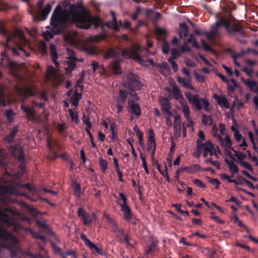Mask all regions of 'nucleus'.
<instances>
[{"label":"nucleus","mask_w":258,"mask_h":258,"mask_svg":"<svg viewBox=\"0 0 258 258\" xmlns=\"http://www.w3.org/2000/svg\"><path fill=\"white\" fill-rule=\"evenodd\" d=\"M106 37V35L104 33H100L92 37V41L95 42H98Z\"/></svg>","instance_id":"nucleus-45"},{"label":"nucleus","mask_w":258,"mask_h":258,"mask_svg":"<svg viewBox=\"0 0 258 258\" xmlns=\"http://www.w3.org/2000/svg\"><path fill=\"white\" fill-rule=\"evenodd\" d=\"M242 81L251 90H253V88L256 85V83L254 81L245 80L243 78H242Z\"/></svg>","instance_id":"nucleus-49"},{"label":"nucleus","mask_w":258,"mask_h":258,"mask_svg":"<svg viewBox=\"0 0 258 258\" xmlns=\"http://www.w3.org/2000/svg\"><path fill=\"white\" fill-rule=\"evenodd\" d=\"M220 177L222 179L226 180L229 182H233L234 181V179H231L232 176H228L226 174H221Z\"/></svg>","instance_id":"nucleus-61"},{"label":"nucleus","mask_w":258,"mask_h":258,"mask_svg":"<svg viewBox=\"0 0 258 258\" xmlns=\"http://www.w3.org/2000/svg\"><path fill=\"white\" fill-rule=\"evenodd\" d=\"M200 169V167L198 164H193L188 167H186L183 169L184 170L192 173L197 172Z\"/></svg>","instance_id":"nucleus-42"},{"label":"nucleus","mask_w":258,"mask_h":258,"mask_svg":"<svg viewBox=\"0 0 258 258\" xmlns=\"http://www.w3.org/2000/svg\"><path fill=\"white\" fill-rule=\"evenodd\" d=\"M234 182L236 185H242L244 184H249L250 182L244 179L242 176H239L237 179H234Z\"/></svg>","instance_id":"nucleus-46"},{"label":"nucleus","mask_w":258,"mask_h":258,"mask_svg":"<svg viewBox=\"0 0 258 258\" xmlns=\"http://www.w3.org/2000/svg\"><path fill=\"white\" fill-rule=\"evenodd\" d=\"M21 108L23 111L26 113V117L28 120H32L34 119L35 117V113L33 109L24 105L21 106Z\"/></svg>","instance_id":"nucleus-23"},{"label":"nucleus","mask_w":258,"mask_h":258,"mask_svg":"<svg viewBox=\"0 0 258 258\" xmlns=\"http://www.w3.org/2000/svg\"><path fill=\"white\" fill-rule=\"evenodd\" d=\"M202 123L205 125L211 126L213 124V119L210 115L203 114L202 116Z\"/></svg>","instance_id":"nucleus-36"},{"label":"nucleus","mask_w":258,"mask_h":258,"mask_svg":"<svg viewBox=\"0 0 258 258\" xmlns=\"http://www.w3.org/2000/svg\"><path fill=\"white\" fill-rule=\"evenodd\" d=\"M9 150L12 156L20 161H23L24 159V151L23 147L18 144L11 146Z\"/></svg>","instance_id":"nucleus-13"},{"label":"nucleus","mask_w":258,"mask_h":258,"mask_svg":"<svg viewBox=\"0 0 258 258\" xmlns=\"http://www.w3.org/2000/svg\"><path fill=\"white\" fill-rule=\"evenodd\" d=\"M103 217L107 221L108 224L111 229V230L116 233L122 234L123 235L124 240L126 242L127 244L129 245L130 242L128 236L124 233L123 229L120 228L116 222L113 219L111 218L108 214L105 213L103 215Z\"/></svg>","instance_id":"nucleus-7"},{"label":"nucleus","mask_w":258,"mask_h":258,"mask_svg":"<svg viewBox=\"0 0 258 258\" xmlns=\"http://www.w3.org/2000/svg\"><path fill=\"white\" fill-rule=\"evenodd\" d=\"M111 15L112 17V22H110V24L111 25V28H112L115 31H118L119 28L117 25V20L116 17V14L114 11H111Z\"/></svg>","instance_id":"nucleus-34"},{"label":"nucleus","mask_w":258,"mask_h":258,"mask_svg":"<svg viewBox=\"0 0 258 258\" xmlns=\"http://www.w3.org/2000/svg\"><path fill=\"white\" fill-rule=\"evenodd\" d=\"M227 163L232 176L234 177V174L238 171L237 166L235 162H227Z\"/></svg>","instance_id":"nucleus-35"},{"label":"nucleus","mask_w":258,"mask_h":258,"mask_svg":"<svg viewBox=\"0 0 258 258\" xmlns=\"http://www.w3.org/2000/svg\"><path fill=\"white\" fill-rule=\"evenodd\" d=\"M194 75L195 77V78L198 81L200 82H204L205 79V77L204 75H201L197 73H195Z\"/></svg>","instance_id":"nucleus-63"},{"label":"nucleus","mask_w":258,"mask_h":258,"mask_svg":"<svg viewBox=\"0 0 258 258\" xmlns=\"http://www.w3.org/2000/svg\"><path fill=\"white\" fill-rule=\"evenodd\" d=\"M70 10L71 13V21L76 24L78 28L89 29L93 24L96 29L102 23L99 17H92L90 11L82 5L72 4L70 6Z\"/></svg>","instance_id":"nucleus-1"},{"label":"nucleus","mask_w":258,"mask_h":258,"mask_svg":"<svg viewBox=\"0 0 258 258\" xmlns=\"http://www.w3.org/2000/svg\"><path fill=\"white\" fill-rule=\"evenodd\" d=\"M50 54L52 57V60L53 62L56 65L58 66L59 63L56 61L58 58V55L57 53L56 49L55 46L53 44H50L49 45Z\"/></svg>","instance_id":"nucleus-24"},{"label":"nucleus","mask_w":258,"mask_h":258,"mask_svg":"<svg viewBox=\"0 0 258 258\" xmlns=\"http://www.w3.org/2000/svg\"><path fill=\"white\" fill-rule=\"evenodd\" d=\"M0 224L6 225L8 226L14 224V222L6 214L4 213L0 209Z\"/></svg>","instance_id":"nucleus-21"},{"label":"nucleus","mask_w":258,"mask_h":258,"mask_svg":"<svg viewBox=\"0 0 258 258\" xmlns=\"http://www.w3.org/2000/svg\"><path fill=\"white\" fill-rule=\"evenodd\" d=\"M155 31L157 35L160 36H165L168 33V32L166 29L158 27L155 28Z\"/></svg>","instance_id":"nucleus-47"},{"label":"nucleus","mask_w":258,"mask_h":258,"mask_svg":"<svg viewBox=\"0 0 258 258\" xmlns=\"http://www.w3.org/2000/svg\"><path fill=\"white\" fill-rule=\"evenodd\" d=\"M129 107L128 108V111L129 113L132 114H134L136 117L139 116L141 114V110L140 105L137 103H130L128 102Z\"/></svg>","instance_id":"nucleus-20"},{"label":"nucleus","mask_w":258,"mask_h":258,"mask_svg":"<svg viewBox=\"0 0 258 258\" xmlns=\"http://www.w3.org/2000/svg\"><path fill=\"white\" fill-rule=\"evenodd\" d=\"M217 103L221 107H224L226 109L229 108V103L226 98L224 97H218Z\"/></svg>","instance_id":"nucleus-39"},{"label":"nucleus","mask_w":258,"mask_h":258,"mask_svg":"<svg viewBox=\"0 0 258 258\" xmlns=\"http://www.w3.org/2000/svg\"><path fill=\"white\" fill-rule=\"evenodd\" d=\"M185 96L188 102L195 106L197 109L200 110L202 108V102L203 99L199 98L198 95H192L191 93L187 92L185 93Z\"/></svg>","instance_id":"nucleus-12"},{"label":"nucleus","mask_w":258,"mask_h":258,"mask_svg":"<svg viewBox=\"0 0 258 258\" xmlns=\"http://www.w3.org/2000/svg\"><path fill=\"white\" fill-rule=\"evenodd\" d=\"M218 129L216 125H213L212 128V134L213 136L217 138L220 143L221 147L226 149V148H232V141L229 135H226L225 140L219 134H218Z\"/></svg>","instance_id":"nucleus-8"},{"label":"nucleus","mask_w":258,"mask_h":258,"mask_svg":"<svg viewBox=\"0 0 258 258\" xmlns=\"http://www.w3.org/2000/svg\"><path fill=\"white\" fill-rule=\"evenodd\" d=\"M180 29L179 35L180 36L183 35L185 37H187L188 34V28L187 25L185 23L180 24Z\"/></svg>","instance_id":"nucleus-38"},{"label":"nucleus","mask_w":258,"mask_h":258,"mask_svg":"<svg viewBox=\"0 0 258 258\" xmlns=\"http://www.w3.org/2000/svg\"><path fill=\"white\" fill-rule=\"evenodd\" d=\"M47 147L49 151L50 154L49 156L50 157V159H57L59 155L55 152V149L57 147V143L55 140H51V139L48 138L47 139Z\"/></svg>","instance_id":"nucleus-15"},{"label":"nucleus","mask_w":258,"mask_h":258,"mask_svg":"<svg viewBox=\"0 0 258 258\" xmlns=\"http://www.w3.org/2000/svg\"><path fill=\"white\" fill-rule=\"evenodd\" d=\"M125 85L129 90L133 91L139 90L142 87L138 76L132 73L128 74Z\"/></svg>","instance_id":"nucleus-6"},{"label":"nucleus","mask_w":258,"mask_h":258,"mask_svg":"<svg viewBox=\"0 0 258 258\" xmlns=\"http://www.w3.org/2000/svg\"><path fill=\"white\" fill-rule=\"evenodd\" d=\"M159 67H160V69L162 70H164V71H165L167 72L170 71V68L166 62H162L159 65Z\"/></svg>","instance_id":"nucleus-56"},{"label":"nucleus","mask_w":258,"mask_h":258,"mask_svg":"<svg viewBox=\"0 0 258 258\" xmlns=\"http://www.w3.org/2000/svg\"><path fill=\"white\" fill-rule=\"evenodd\" d=\"M110 67L114 74L118 75L122 74L121 66L118 62L113 61L110 64Z\"/></svg>","instance_id":"nucleus-29"},{"label":"nucleus","mask_w":258,"mask_h":258,"mask_svg":"<svg viewBox=\"0 0 258 258\" xmlns=\"http://www.w3.org/2000/svg\"><path fill=\"white\" fill-rule=\"evenodd\" d=\"M68 20V17L63 14L61 6L57 5L51 17L50 24L52 29L50 32H47L48 36L52 38L54 35L59 34L60 30L59 26L67 23Z\"/></svg>","instance_id":"nucleus-4"},{"label":"nucleus","mask_w":258,"mask_h":258,"mask_svg":"<svg viewBox=\"0 0 258 258\" xmlns=\"http://www.w3.org/2000/svg\"><path fill=\"white\" fill-rule=\"evenodd\" d=\"M7 156V154L6 151L0 148V161H5V158Z\"/></svg>","instance_id":"nucleus-62"},{"label":"nucleus","mask_w":258,"mask_h":258,"mask_svg":"<svg viewBox=\"0 0 258 258\" xmlns=\"http://www.w3.org/2000/svg\"><path fill=\"white\" fill-rule=\"evenodd\" d=\"M128 93L126 91L122 89L119 90V96L116 99L117 102V114H119L123 108V105L125 103Z\"/></svg>","instance_id":"nucleus-14"},{"label":"nucleus","mask_w":258,"mask_h":258,"mask_svg":"<svg viewBox=\"0 0 258 258\" xmlns=\"http://www.w3.org/2000/svg\"><path fill=\"white\" fill-rule=\"evenodd\" d=\"M118 56V53L113 48L109 49L105 54V58L109 59L111 57L116 58Z\"/></svg>","instance_id":"nucleus-37"},{"label":"nucleus","mask_w":258,"mask_h":258,"mask_svg":"<svg viewBox=\"0 0 258 258\" xmlns=\"http://www.w3.org/2000/svg\"><path fill=\"white\" fill-rule=\"evenodd\" d=\"M15 89L17 93L24 98L29 97H35L37 95V92L30 87L22 88L16 86Z\"/></svg>","instance_id":"nucleus-11"},{"label":"nucleus","mask_w":258,"mask_h":258,"mask_svg":"<svg viewBox=\"0 0 258 258\" xmlns=\"http://www.w3.org/2000/svg\"><path fill=\"white\" fill-rule=\"evenodd\" d=\"M19 187L20 188H27L32 194L35 195L36 196H39L40 194V190L39 189H36L34 186L31 184H22L20 185Z\"/></svg>","instance_id":"nucleus-30"},{"label":"nucleus","mask_w":258,"mask_h":258,"mask_svg":"<svg viewBox=\"0 0 258 258\" xmlns=\"http://www.w3.org/2000/svg\"><path fill=\"white\" fill-rule=\"evenodd\" d=\"M19 131V126L15 125L9 134L6 135L4 138V141L8 144H11L15 142V138Z\"/></svg>","instance_id":"nucleus-19"},{"label":"nucleus","mask_w":258,"mask_h":258,"mask_svg":"<svg viewBox=\"0 0 258 258\" xmlns=\"http://www.w3.org/2000/svg\"><path fill=\"white\" fill-rule=\"evenodd\" d=\"M15 113L12 109H8L5 110V116L7 118L9 122L11 123L13 121V117Z\"/></svg>","instance_id":"nucleus-41"},{"label":"nucleus","mask_w":258,"mask_h":258,"mask_svg":"<svg viewBox=\"0 0 258 258\" xmlns=\"http://www.w3.org/2000/svg\"><path fill=\"white\" fill-rule=\"evenodd\" d=\"M8 192L15 195L19 196V195H24L23 194L20 192L18 191V189L16 188L12 187L10 188L9 190H8Z\"/></svg>","instance_id":"nucleus-59"},{"label":"nucleus","mask_w":258,"mask_h":258,"mask_svg":"<svg viewBox=\"0 0 258 258\" xmlns=\"http://www.w3.org/2000/svg\"><path fill=\"white\" fill-rule=\"evenodd\" d=\"M234 138L236 140L239 142L242 139V135L239 133L237 130H235V132L234 134Z\"/></svg>","instance_id":"nucleus-64"},{"label":"nucleus","mask_w":258,"mask_h":258,"mask_svg":"<svg viewBox=\"0 0 258 258\" xmlns=\"http://www.w3.org/2000/svg\"><path fill=\"white\" fill-rule=\"evenodd\" d=\"M182 112L184 114L185 118L188 120L190 119V109L189 107L187 105H184L182 106Z\"/></svg>","instance_id":"nucleus-48"},{"label":"nucleus","mask_w":258,"mask_h":258,"mask_svg":"<svg viewBox=\"0 0 258 258\" xmlns=\"http://www.w3.org/2000/svg\"><path fill=\"white\" fill-rule=\"evenodd\" d=\"M121 202L119 203L121 210L123 213L124 218L127 221H130L133 218V214L130 207L126 203V199L123 193H119Z\"/></svg>","instance_id":"nucleus-9"},{"label":"nucleus","mask_w":258,"mask_h":258,"mask_svg":"<svg viewBox=\"0 0 258 258\" xmlns=\"http://www.w3.org/2000/svg\"><path fill=\"white\" fill-rule=\"evenodd\" d=\"M230 149L234 152V155L240 160L239 161H243V159L246 157V155L240 152H238L234 150L232 148Z\"/></svg>","instance_id":"nucleus-51"},{"label":"nucleus","mask_w":258,"mask_h":258,"mask_svg":"<svg viewBox=\"0 0 258 258\" xmlns=\"http://www.w3.org/2000/svg\"><path fill=\"white\" fill-rule=\"evenodd\" d=\"M177 80L178 83L181 84L185 88H187L190 90H194V88L191 85L189 81H186L185 79L180 77H177Z\"/></svg>","instance_id":"nucleus-32"},{"label":"nucleus","mask_w":258,"mask_h":258,"mask_svg":"<svg viewBox=\"0 0 258 258\" xmlns=\"http://www.w3.org/2000/svg\"><path fill=\"white\" fill-rule=\"evenodd\" d=\"M134 132L138 137L139 143L142 148L144 147V143L143 142V133L140 131L139 127L136 125L133 128Z\"/></svg>","instance_id":"nucleus-31"},{"label":"nucleus","mask_w":258,"mask_h":258,"mask_svg":"<svg viewBox=\"0 0 258 258\" xmlns=\"http://www.w3.org/2000/svg\"><path fill=\"white\" fill-rule=\"evenodd\" d=\"M72 186L74 190L75 194L78 196H80L81 193L80 184L78 183L76 180H73Z\"/></svg>","instance_id":"nucleus-43"},{"label":"nucleus","mask_w":258,"mask_h":258,"mask_svg":"<svg viewBox=\"0 0 258 258\" xmlns=\"http://www.w3.org/2000/svg\"><path fill=\"white\" fill-rule=\"evenodd\" d=\"M82 97V95L81 93H78V90L75 91L74 95L70 99V102L72 105L77 107L79 105V101Z\"/></svg>","instance_id":"nucleus-28"},{"label":"nucleus","mask_w":258,"mask_h":258,"mask_svg":"<svg viewBox=\"0 0 258 258\" xmlns=\"http://www.w3.org/2000/svg\"><path fill=\"white\" fill-rule=\"evenodd\" d=\"M196 144L199 156L200 155H203L205 158L210 156L209 159L206 160L205 161H214L213 157H217V150L211 141H207L203 143L198 139Z\"/></svg>","instance_id":"nucleus-5"},{"label":"nucleus","mask_w":258,"mask_h":258,"mask_svg":"<svg viewBox=\"0 0 258 258\" xmlns=\"http://www.w3.org/2000/svg\"><path fill=\"white\" fill-rule=\"evenodd\" d=\"M203 49L206 51H213L212 47L207 43V42L203 39H201Z\"/></svg>","instance_id":"nucleus-55"},{"label":"nucleus","mask_w":258,"mask_h":258,"mask_svg":"<svg viewBox=\"0 0 258 258\" xmlns=\"http://www.w3.org/2000/svg\"><path fill=\"white\" fill-rule=\"evenodd\" d=\"M121 55L125 58H131L138 60L140 63L144 61L138 52V50L133 47L123 49L122 51Z\"/></svg>","instance_id":"nucleus-10"},{"label":"nucleus","mask_w":258,"mask_h":258,"mask_svg":"<svg viewBox=\"0 0 258 258\" xmlns=\"http://www.w3.org/2000/svg\"><path fill=\"white\" fill-rule=\"evenodd\" d=\"M12 51L13 53L17 55V56H23L24 55H25L26 56H30L29 53L27 52L24 48L20 45L18 46V48L15 47H12Z\"/></svg>","instance_id":"nucleus-22"},{"label":"nucleus","mask_w":258,"mask_h":258,"mask_svg":"<svg viewBox=\"0 0 258 258\" xmlns=\"http://www.w3.org/2000/svg\"><path fill=\"white\" fill-rule=\"evenodd\" d=\"M69 57L72 60L73 62L77 61L78 58L76 57L75 52L73 50H68Z\"/></svg>","instance_id":"nucleus-60"},{"label":"nucleus","mask_w":258,"mask_h":258,"mask_svg":"<svg viewBox=\"0 0 258 258\" xmlns=\"http://www.w3.org/2000/svg\"><path fill=\"white\" fill-rule=\"evenodd\" d=\"M171 54L172 58L173 59L177 58L180 56L179 51L176 48H174L171 50Z\"/></svg>","instance_id":"nucleus-54"},{"label":"nucleus","mask_w":258,"mask_h":258,"mask_svg":"<svg viewBox=\"0 0 258 258\" xmlns=\"http://www.w3.org/2000/svg\"><path fill=\"white\" fill-rule=\"evenodd\" d=\"M68 66L65 69V73L67 75H71L72 71L76 68V63L75 62L68 61Z\"/></svg>","instance_id":"nucleus-40"},{"label":"nucleus","mask_w":258,"mask_h":258,"mask_svg":"<svg viewBox=\"0 0 258 258\" xmlns=\"http://www.w3.org/2000/svg\"><path fill=\"white\" fill-rule=\"evenodd\" d=\"M51 5L49 4L46 5L45 8L42 10L40 13V19L41 21L45 20L51 10Z\"/></svg>","instance_id":"nucleus-27"},{"label":"nucleus","mask_w":258,"mask_h":258,"mask_svg":"<svg viewBox=\"0 0 258 258\" xmlns=\"http://www.w3.org/2000/svg\"><path fill=\"white\" fill-rule=\"evenodd\" d=\"M0 238L8 241L9 242L7 245L4 244H3V245L4 247H7L10 250L13 257L21 258L19 254H24L18 245V240L17 238L1 226H0ZM25 254L30 256L33 258H42L40 254L33 255L30 252H25Z\"/></svg>","instance_id":"nucleus-3"},{"label":"nucleus","mask_w":258,"mask_h":258,"mask_svg":"<svg viewBox=\"0 0 258 258\" xmlns=\"http://www.w3.org/2000/svg\"><path fill=\"white\" fill-rule=\"evenodd\" d=\"M0 34L4 36L6 38V47L10 48L8 46V43L10 41H14L16 36V34L14 32H10L8 30L3 26H0Z\"/></svg>","instance_id":"nucleus-16"},{"label":"nucleus","mask_w":258,"mask_h":258,"mask_svg":"<svg viewBox=\"0 0 258 258\" xmlns=\"http://www.w3.org/2000/svg\"><path fill=\"white\" fill-rule=\"evenodd\" d=\"M162 52L164 54H168L169 51V43L165 40H164L162 45Z\"/></svg>","instance_id":"nucleus-52"},{"label":"nucleus","mask_w":258,"mask_h":258,"mask_svg":"<svg viewBox=\"0 0 258 258\" xmlns=\"http://www.w3.org/2000/svg\"><path fill=\"white\" fill-rule=\"evenodd\" d=\"M223 27L230 34L236 35L239 34L241 36H245V32L243 27L239 24L234 23L230 25L228 20L219 18L213 25L211 26V30L209 32H205V34L209 40H213L216 37L219 36L220 33L219 28Z\"/></svg>","instance_id":"nucleus-2"},{"label":"nucleus","mask_w":258,"mask_h":258,"mask_svg":"<svg viewBox=\"0 0 258 258\" xmlns=\"http://www.w3.org/2000/svg\"><path fill=\"white\" fill-rule=\"evenodd\" d=\"M88 246L94 253H96L100 254H103V250L101 249L98 247L93 242L90 243L89 245Z\"/></svg>","instance_id":"nucleus-44"},{"label":"nucleus","mask_w":258,"mask_h":258,"mask_svg":"<svg viewBox=\"0 0 258 258\" xmlns=\"http://www.w3.org/2000/svg\"><path fill=\"white\" fill-rule=\"evenodd\" d=\"M155 13V17L153 20H152L153 22L154 23H156L157 21H158L160 19H161L162 15L160 13L158 12H155L152 9H148L146 11V16L150 18H152V14Z\"/></svg>","instance_id":"nucleus-26"},{"label":"nucleus","mask_w":258,"mask_h":258,"mask_svg":"<svg viewBox=\"0 0 258 258\" xmlns=\"http://www.w3.org/2000/svg\"><path fill=\"white\" fill-rule=\"evenodd\" d=\"M78 215L80 218L82 219L84 223L86 225L91 223L94 219H96V216L94 214L87 213L84 211L82 208H80L78 210Z\"/></svg>","instance_id":"nucleus-17"},{"label":"nucleus","mask_w":258,"mask_h":258,"mask_svg":"<svg viewBox=\"0 0 258 258\" xmlns=\"http://www.w3.org/2000/svg\"><path fill=\"white\" fill-rule=\"evenodd\" d=\"M156 147V143L148 142L147 151L151 152L152 151V153H154Z\"/></svg>","instance_id":"nucleus-53"},{"label":"nucleus","mask_w":258,"mask_h":258,"mask_svg":"<svg viewBox=\"0 0 258 258\" xmlns=\"http://www.w3.org/2000/svg\"><path fill=\"white\" fill-rule=\"evenodd\" d=\"M174 127L176 126H180L181 120L180 119V117L179 115H176L174 116Z\"/></svg>","instance_id":"nucleus-58"},{"label":"nucleus","mask_w":258,"mask_h":258,"mask_svg":"<svg viewBox=\"0 0 258 258\" xmlns=\"http://www.w3.org/2000/svg\"><path fill=\"white\" fill-rule=\"evenodd\" d=\"M68 112L69 113V115L72 119V120L75 121L77 122L78 120V116L77 114H75L73 110L72 109H69L68 110Z\"/></svg>","instance_id":"nucleus-57"},{"label":"nucleus","mask_w":258,"mask_h":258,"mask_svg":"<svg viewBox=\"0 0 258 258\" xmlns=\"http://www.w3.org/2000/svg\"><path fill=\"white\" fill-rule=\"evenodd\" d=\"M172 92L174 95V98L175 100H179L180 99H183V96L180 90L176 86H174L172 87Z\"/></svg>","instance_id":"nucleus-33"},{"label":"nucleus","mask_w":258,"mask_h":258,"mask_svg":"<svg viewBox=\"0 0 258 258\" xmlns=\"http://www.w3.org/2000/svg\"><path fill=\"white\" fill-rule=\"evenodd\" d=\"M156 166L158 170L159 171L160 173L164 177L166 178L167 180L169 181V178L167 172V167L166 164H165V162H162V164H158V163L157 162Z\"/></svg>","instance_id":"nucleus-25"},{"label":"nucleus","mask_w":258,"mask_h":258,"mask_svg":"<svg viewBox=\"0 0 258 258\" xmlns=\"http://www.w3.org/2000/svg\"><path fill=\"white\" fill-rule=\"evenodd\" d=\"M148 142L155 143V138L154 132L152 128H150L148 131Z\"/></svg>","instance_id":"nucleus-50"},{"label":"nucleus","mask_w":258,"mask_h":258,"mask_svg":"<svg viewBox=\"0 0 258 258\" xmlns=\"http://www.w3.org/2000/svg\"><path fill=\"white\" fill-rule=\"evenodd\" d=\"M160 103L164 114L171 116L172 114L171 111H170L171 106L169 99L165 97L162 98L160 100Z\"/></svg>","instance_id":"nucleus-18"}]
</instances>
